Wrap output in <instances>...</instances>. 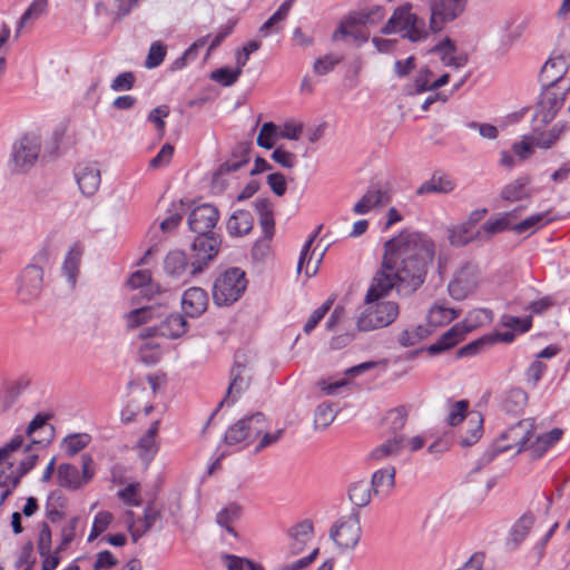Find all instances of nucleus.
<instances>
[{"mask_svg":"<svg viewBox=\"0 0 570 570\" xmlns=\"http://www.w3.org/2000/svg\"><path fill=\"white\" fill-rule=\"evenodd\" d=\"M370 485L375 494H390L395 487V468L386 466L375 471L372 475Z\"/></svg>","mask_w":570,"mask_h":570,"instance_id":"32","label":"nucleus"},{"mask_svg":"<svg viewBox=\"0 0 570 570\" xmlns=\"http://www.w3.org/2000/svg\"><path fill=\"white\" fill-rule=\"evenodd\" d=\"M242 515V508L237 503H230L217 513V523L227 530L233 537H237L233 523Z\"/></svg>","mask_w":570,"mask_h":570,"instance_id":"44","label":"nucleus"},{"mask_svg":"<svg viewBox=\"0 0 570 570\" xmlns=\"http://www.w3.org/2000/svg\"><path fill=\"white\" fill-rule=\"evenodd\" d=\"M111 521V513L106 511L97 513L92 523L91 532L88 537V541L90 542L95 540L99 534H101L108 528Z\"/></svg>","mask_w":570,"mask_h":570,"instance_id":"59","label":"nucleus"},{"mask_svg":"<svg viewBox=\"0 0 570 570\" xmlns=\"http://www.w3.org/2000/svg\"><path fill=\"white\" fill-rule=\"evenodd\" d=\"M223 560L226 566V570H264V567L261 563H256L247 558L234 554H224Z\"/></svg>","mask_w":570,"mask_h":570,"instance_id":"48","label":"nucleus"},{"mask_svg":"<svg viewBox=\"0 0 570 570\" xmlns=\"http://www.w3.org/2000/svg\"><path fill=\"white\" fill-rule=\"evenodd\" d=\"M533 431L534 422L532 419L520 420L517 424L510 426L500 434L497 443L483 453L471 473L479 472L482 468L490 464L499 453L513 448H518V453L523 451L533 436Z\"/></svg>","mask_w":570,"mask_h":570,"instance_id":"2","label":"nucleus"},{"mask_svg":"<svg viewBox=\"0 0 570 570\" xmlns=\"http://www.w3.org/2000/svg\"><path fill=\"white\" fill-rule=\"evenodd\" d=\"M469 402L465 400H460L455 402L451 409L449 416L446 419V422L451 426H456L459 423H461L468 413Z\"/></svg>","mask_w":570,"mask_h":570,"instance_id":"60","label":"nucleus"},{"mask_svg":"<svg viewBox=\"0 0 570 570\" xmlns=\"http://www.w3.org/2000/svg\"><path fill=\"white\" fill-rule=\"evenodd\" d=\"M386 14L383 6L375 4L365 9L354 10L345 16V24L357 23L360 26H376Z\"/></svg>","mask_w":570,"mask_h":570,"instance_id":"24","label":"nucleus"},{"mask_svg":"<svg viewBox=\"0 0 570 570\" xmlns=\"http://www.w3.org/2000/svg\"><path fill=\"white\" fill-rule=\"evenodd\" d=\"M163 520V514L154 503H148L144 511L142 525L144 532H148L153 527Z\"/></svg>","mask_w":570,"mask_h":570,"instance_id":"63","label":"nucleus"},{"mask_svg":"<svg viewBox=\"0 0 570 570\" xmlns=\"http://www.w3.org/2000/svg\"><path fill=\"white\" fill-rule=\"evenodd\" d=\"M548 214L549 212L531 215L528 218L520 222L519 224L514 225L512 229L517 234H522L532 228H535L537 226H542L552 220L551 218L547 217Z\"/></svg>","mask_w":570,"mask_h":570,"instance_id":"51","label":"nucleus"},{"mask_svg":"<svg viewBox=\"0 0 570 570\" xmlns=\"http://www.w3.org/2000/svg\"><path fill=\"white\" fill-rule=\"evenodd\" d=\"M332 304L333 299H327L312 313V315L308 317L307 322L304 325V332L306 334H309L317 326V324L330 311Z\"/></svg>","mask_w":570,"mask_h":570,"instance_id":"61","label":"nucleus"},{"mask_svg":"<svg viewBox=\"0 0 570 570\" xmlns=\"http://www.w3.org/2000/svg\"><path fill=\"white\" fill-rule=\"evenodd\" d=\"M563 104L561 94L554 91L553 87H544L539 97L535 110V118L542 122L551 121Z\"/></svg>","mask_w":570,"mask_h":570,"instance_id":"18","label":"nucleus"},{"mask_svg":"<svg viewBox=\"0 0 570 570\" xmlns=\"http://www.w3.org/2000/svg\"><path fill=\"white\" fill-rule=\"evenodd\" d=\"M219 219L218 209L210 204H202L195 207L188 215L189 229L197 235L215 234L213 228Z\"/></svg>","mask_w":570,"mask_h":570,"instance_id":"14","label":"nucleus"},{"mask_svg":"<svg viewBox=\"0 0 570 570\" xmlns=\"http://www.w3.org/2000/svg\"><path fill=\"white\" fill-rule=\"evenodd\" d=\"M164 269L173 278L194 277L190 274V258L183 250H171L164 259Z\"/></svg>","mask_w":570,"mask_h":570,"instance_id":"23","label":"nucleus"},{"mask_svg":"<svg viewBox=\"0 0 570 570\" xmlns=\"http://www.w3.org/2000/svg\"><path fill=\"white\" fill-rule=\"evenodd\" d=\"M317 554L318 548H315L308 556L288 564L277 566L273 570H304L316 559Z\"/></svg>","mask_w":570,"mask_h":570,"instance_id":"64","label":"nucleus"},{"mask_svg":"<svg viewBox=\"0 0 570 570\" xmlns=\"http://www.w3.org/2000/svg\"><path fill=\"white\" fill-rule=\"evenodd\" d=\"M73 175L83 196L90 197L98 191L101 183V174L98 163H79L75 167Z\"/></svg>","mask_w":570,"mask_h":570,"instance_id":"15","label":"nucleus"},{"mask_svg":"<svg viewBox=\"0 0 570 570\" xmlns=\"http://www.w3.org/2000/svg\"><path fill=\"white\" fill-rule=\"evenodd\" d=\"M279 139L298 140L304 132V125L301 121L289 119L278 126Z\"/></svg>","mask_w":570,"mask_h":570,"instance_id":"53","label":"nucleus"},{"mask_svg":"<svg viewBox=\"0 0 570 570\" xmlns=\"http://www.w3.org/2000/svg\"><path fill=\"white\" fill-rule=\"evenodd\" d=\"M534 145H512V154L501 153L500 164L511 169L517 163L529 159L534 154Z\"/></svg>","mask_w":570,"mask_h":570,"instance_id":"36","label":"nucleus"},{"mask_svg":"<svg viewBox=\"0 0 570 570\" xmlns=\"http://www.w3.org/2000/svg\"><path fill=\"white\" fill-rule=\"evenodd\" d=\"M530 178L519 177L512 183L505 185L501 190L502 199L507 202H518L523 198L529 197V194L525 191V187L529 185Z\"/></svg>","mask_w":570,"mask_h":570,"instance_id":"40","label":"nucleus"},{"mask_svg":"<svg viewBox=\"0 0 570 570\" xmlns=\"http://www.w3.org/2000/svg\"><path fill=\"white\" fill-rule=\"evenodd\" d=\"M40 157V145H13L9 169L12 173L21 174L30 170Z\"/></svg>","mask_w":570,"mask_h":570,"instance_id":"17","label":"nucleus"},{"mask_svg":"<svg viewBox=\"0 0 570 570\" xmlns=\"http://www.w3.org/2000/svg\"><path fill=\"white\" fill-rule=\"evenodd\" d=\"M429 334H430V331L422 325H419V326H415L412 328H406L400 334L399 343L405 347L414 346L415 344L421 342L423 338L428 337Z\"/></svg>","mask_w":570,"mask_h":570,"instance_id":"49","label":"nucleus"},{"mask_svg":"<svg viewBox=\"0 0 570 570\" xmlns=\"http://www.w3.org/2000/svg\"><path fill=\"white\" fill-rule=\"evenodd\" d=\"M48 6V0H33L26 9V11L22 13L18 22L17 35L20 33L22 28H24L29 23H32L33 21L38 20L41 16L47 13Z\"/></svg>","mask_w":570,"mask_h":570,"instance_id":"41","label":"nucleus"},{"mask_svg":"<svg viewBox=\"0 0 570 570\" xmlns=\"http://www.w3.org/2000/svg\"><path fill=\"white\" fill-rule=\"evenodd\" d=\"M80 264V253L78 250L71 249L63 262L62 271L65 275L67 276L68 281L71 283L76 282V277L78 274Z\"/></svg>","mask_w":570,"mask_h":570,"instance_id":"55","label":"nucleus"},{"mask_svg":"<svg viewBox=\"0 0 570 570\" xmlns=\"http://www.w3.org/2000/svg\"><path fill=\"white\" fill-rule=\"evenodd\" d=\"M92 458L89 454L81 455L82 474H79L77 466L62 463L58 466V482L60 487L77 490L87 484L94 476L91 470Z\"/></svg>","mask_w":570,"mask_h":570,"instance_id":"12","label":"nucleus"},{"mask_svg":"<svg viewBox=\"0 0 570 570\" xmlns=\"http://www.w3.org/2000/svg\"><path fill=\"white\" fill-rule=\"evenodd\" d=\"M288 535L292 539L289 551L292 554H298L304 550L307 541L313 535V523L311 520L305 519L288 530Z\"/></svg>","mask_w":570,"mask_h":570,"instance_id":"26","label":"nucleus"},{"mask_svg":"<svg viewBox=\"0 0 570 570\" xmlns=\"http://www.w3.org/2000/svg\"><path fill=\"white\" fill-rule=\"evenodd\" d=\"M390 202L389 191L381 185H372L363 197L354 205L353 212L356 215H364L372 208L384 206Z\"/></svg>","mask_w":570,"mask_h":570,"instance_id":"21","label":"nucleus"},{"mask_svg":"<svg viewBox=\"0 0 570 570\" xmlns=\"http://www.w3.org/2000/svg\"><path fill=\"white\" fill-rule=\"evenodd\" d=\"M243 70L238 66L235 69L223 67L214 70L210 73V79L224 87H229L238 80Z\"/></svg>","mask_w":570,"mask_h":570,"instance_id":"47","label":"nucleus"},{"mask_svg":"<svg viewBox=\"0 0 570 570\" xmlns=\"http://www.w3.org/2000/svg\"><path fill=\"white\" fill-rule=\"evenodd\" d=\"M372 487L366 481H357L348 488V499L354 504V509L368 505L372 499Z\"/></svg>","mask_w":570,"mask_h":570,"instance_id":"37","label":"nucleus"},{"mask_svg":"<svg viewBox=\"0 0 570 570\" xmlns=\"http://www.w3.org/2000/svg\"><path fill=\"white\" fill-rule=\"evenodd\" d=\"M431 51L438 53L442 63L448 67L459 69L468 62V55L465 52H458L454 42L449 38L440 41Z\"/></svg>","mask_w":570,"mask_h":570,"instance_id":"22","label":"nucleus"},{"mask_svg":"<svg viewBox=\"0 0 570 570\" xmlns=\"http://www.w3.org/2000/svg\"><path fill=\"white\" fill-rule=\"evenodd\" d=\"M188 322L183 314L173 313L160 322V336L167 338H179L188 331Z\"/></svg>","mask_w":570,"mask_h":570,"instance_id":"28","label":"nucleus"},{"mask_svg":"<svg viewBox=\"0 0 570 570\" xmlns=\"http://www.w3.org/2000/svg\"><path fill=\"white\" fill-rule=\"evenodd\" d=\"M454 189V184L445 175L434 174L429 180L424 181L416 190L417 195L431 193L448 194Z\"/></svg>","mask_w":570,"mask_h":570,"instance_id":"34","label":"nucleus"},{"mask_svg":"<svg viewBox=\"0 0 570 570\" xmlns=\"http://www.w3.org/2000/svg\"><path fill=\"white\" fill-rule=\"evenodd\" d=\"M268 429V421L264 413L256 412L238 420L225 433V442L229 445L245 442L253 443Z\"/></svg>","mask_w":570,"mask_h":570,"instance_id":"8","label":"nucleus"},{"mask_svg":"<svg viewBox=\"0 0 570 570\" xmlns=\"http://www.w3.org/2000/svg\"><path fill=\"white\" fill-rule=\"evenodd\" d=\"M357 23L345 24V17L341 20L337 29L333 33V40H338L344 37H351L357 45H363L368 40V33L364 32L355 27Z\"/></svg>","mask_w":570,"mask_h":570,"instance_id":"46","label":"nucleus"},{"mask_svg":"<svg viewBox=\"0 0 570 570\" xmlns=\"http://www.w3.org/2000/svg\"><path fill=\"white\" fill-rule=\"evenodd\" d=\"M208 306V295L200 287H190L184 292L181 307L185 316L197 318L203 315Z\"/></svg>","mask_w":570,"mask_h":570,"instance_id":"19","label":"nucleus"},{"mask_svg":"<svg viewBox=\"0 0 570 570\" xmlns=\"http://www.w3.org/2000/svg\"><path fill=\"white\" fill-rule=\"evenodd\" d=\"M222 238L217 234L197 235L190 245V274H202L218 255Z\"/></svg>","mask_w":570,"mask_h":570,"instance_id":"9","label":"nucleus"},{"mask_svg":"<svg viewBox=\"0 0 570 570\" xmlns=\"http://www.w3.org/2000/svg\"><path fill=\"white\" fill-rule=\"evenodd\" d=\"M169 107L167 105H161L154 108L147 117V120L153 124L155 129L158 131L159 139L163 138L166 128V118L169 116Z\"/></svg>","mask_w":570,"mask_h":570,"instance_id":"50","label":"nucleus"},{"mask_svg":"<svg viewBox=\"0 0 570 570\" xmlns=\"http://www.w3.org/2000/svg\"><path fill=\"white\" fill-rule=\"evenodd\" d=\"M90 440L91 438L89 434L79 433L65 438L63 444L66 446L67 453L69 455H75L85 449L89 444Z\"/></svg>","mask_w":570,"mask_h":570,"instance_id":"54","label":"nucleus"},{"mask_svg":"<svg viewBox=\"0 0 570 570\" xmlns=\"http://www.w3.org/2000/svg\"><path fill=\"white\" fill-rule=\"evenodd\" d=\"M568 60L563 56L548 59L540 71V81L543 87H554L568 71Z\"/></svg>","mask_w":570,"mask_h":570,"instance_id":"20","label":"nucleus"},{"mask_svg":"<svg viewBox=\"0 0 570 570\" xmlns=\"http://www.w3.org/2000/svg\"><path fill=\"white\" fill-rule=\"evenodd\" d=\"M407 415L409 413L405 406H397L385 414L383 424L387 426L393 435L401 434L400 432L406 423Z\"/></svg>","mask_w":570,"mask_h":570,"instance_id":"45","label":"nucleus"},{"mask_svg":"<svg viewBox=\"0 0 570 570\" xmlns=\"http://www.w3.org/2000/svg\"><path fill=\"white\" fill-rule=\"evenodd\" d=\"M534 524V515L532 513L522 514L510 530V537L507 546L509 549H517L528 537Z\"/></svg>","mask_w":570,"mask_h":570,"instance_id":"29","label":"nucleus"},{"mask_svg":"<svg viewBox=\"0 0 570 570\" xmlns=\"http://www.w3.org/2000/svg\"><path fill=\"white\" fill-rule=\"evenodd\" d=\"M252 153L248 145H233L220 159L218 168L214 171L210 189L214 194H222L228 186V175L236 174L249 166Z\"/></svg>","mask_w":570,"mask_h":570,"instance_id":"5","label":"nucleus"},{"mask_svg":"<svg viewBox=\"0 0 570 570\" xmlns=\"http://www.w3.org/2000/svg\"><path fill=\"white\" fill-rule=\"evenodd\" d=\"M514 217V212L507 213L501 217L495 219H490L484 223L480 230L475 234V237L483 238V235L487 239L491 238L493 235L501 233L509 228L510 218Z\"/></svg>","mask_w":570,"mask_h":570,"instance_id":"43","label":"nucleus"},{"mask_svg":"<svg viewBox=\"0 0 570 570\" xmlns=\"http://www.w3.org/2000/svg\"><path fill=\"white\" fill-rule=\"evenodd\" d=\"M49 258V250L40 249L17 276L16 295L20 303L31 304L40 297L43 287V266L48 264Z\"/></svg>","mask_w":570,"mask_h":570,"instance_id":"3","label":"nucleus"},{"mask_svg":"<svg viewBox=\"0 0 570 570\" xmlns=\"http://www.w3.org/2000/svg\"><path fill=\"white\" fill-rule=\"evenodd\" d=\"M362 535L360 512L353 509L347 515L341 517L330 530V538L341 551L353 550Z\"/></svg>","mask_w":570,"mask_h":570,"instance_id":"10","label":"nucleus"},{"mask_svg":"<svg viewBox=\"0 0 570 570\" xmlns=\"http://www.w3.org/2000/svg\"><path fill=\"white\" fill-rule=\"evenodd\" d=\"M563 431L554 428L546 434L537 438V440L530 445L531 454L533 459L541 458L549 448L556 444L562 436Z\"/></svg>","mask_w":570,"mask_h":570,"instance_id":"35","label":"nucleus"},{"mask_svg":"<svg viewBox=\"0 0 570 570\" xmlns=\"http://www.w3.org/2000/svg\"><path fill=\"white\" fill-rule=\"evenodd\" d=\"M335 419V413L330 403H322L316 407L314 426L315 429H326Z\"/></svg>","mask_w":570,"mask_h":570,"instance_id":"52","label":"nucleus"},{"mask_svg":"<svg viewBox=\"0 0 570 570\" xmlns=\"http://www.w3.org/2000/svg\"><path fill=\"white\" fill-rule=\"evenodd\" d=\"M528 403V394L520 387H511L501 396V409L510 414H520Z\"/></svg>","mask_w":570,"mask_h":570,"instance_id":"31","label":"nucleus"},{"mask_svg":"<svg viewBox=\"0 0 570 570\" xmlns=\"http://www.w3.org/2000/svg\"><path fill=\"white\" fill-rule=\"evenodd\" d=\"M321 228H322V226H318L317 230L313 235H311L309 238L306 240L305 245L303 246V249L301 252L299 259L297 263V272L301 273L305 266L304 272L307 277H311L316 274V272L318 269V265H320L323 254H324V253H322L320 255L318 259L316 261L315 265L313 267H311V257H308L309 249H311L315 238L317 237Z\"/></svg>","mask_w":570,"mask_h":570,"instance_id":"39","label":"nucleus"},{"mask_svg":"<svg viewBox=\"0 0 570 570\" xmlns=\"http://www.w3.org/2000/svg\"><path fill=\"white\" fill-rule=\"evenodd\" d=\"M383 35L401 33L402 38L411 42H419L428 38L425 22L412 12V4L404 3L394 9L387 22L381 29Z\"/></svg>","mask_w":570,"mask_h":570,"instance_id":"4","label":"nucleus"},{"mask_svg":"<svg viewBox=\"0 0 570 570\" xmlns=\"http://www.w3.org/2000/svg\"><path fill=\"white\" fill-rule=\"evenodd\" d=\"M151 282V275L148 271H137L130 275L127 284L131 288H141V293L147 294Z\"/></svg>","mask_w":570,"mask_h":570,"instance_id":"62","label":"nucleus"},{"mask_svg":"<svg viewBox=\"0 0 570 570\" xmlns=\"http://www.w3.org/2000/svg\"><path fill=\"white\" fill-rule=\"evenodd\" d=\"M478 277L479 272L475 265L470 263L463 265L449 283V294L456 301L466 298L478 287Z\"/></svg>","mask_w":570,"mask_h":570,"instance_id":"13","label":"nucleus"},{"mask_svg":"<svg viewBox=\"0 0 570 570\" xmlns=\"http://www.w3.org/2000/svg\"><path fill=\"white\" fill-rule=\"evenodd\" d=\"M159 429V421H154L147 432L139 439L138 446L145 460H151L157 452L156 435Z\"/></svg>","mask_w":570,"mask_h":570,"instance_id":"42","label":"nucleus"},{"mask_svg":"<svg viewBox=\"0 0 570 570\" xmlns=\"http://www.w3.org/2000/svg\"><path fill=\"white\" fill-rule=\"evenodd\" d=\"M435 256V244L420 232L403 230L384 243L380 269L366 293V302L395 289L400 296H411L425 282Z\"/></svg>","mask_w":570,"mask_h":570,"instance_id":"1","label":"nucleus"},{"mask_svg":"<svg viewBox=\"0 0 570 570\" xmlns=\"http://www.w3.org/2000/svg\"><path fill=\"white\" fill-rule=\"evenodd\" d=\"M253 228V216L247 210H236L227 220V230L232 236H243Z\"/></svg>","mask_w":570,"mask_h":570,"instance_id":"33","label":"nucleus"},{"mask_svg":"<svg viewBox=\"0 0 570 570\" xmlns=\"http://www.w3.org/2000/svg\"><path fill=\"white\" fill-rule=\"evenodd\" d=\"M501 324L507 327L514 331H518L520 333L528 332L531 328L532 325V318L531 316L525 317H518L504 314L501 317Z\"/></svg>","mask_w":570,"mask_h":570,"instance_id":"56","label":"nucleus"},{"mask_svg":"<svg viewBox=\"0 0 570 570\" xmlns=\"http://www.w3.org/2000/svg\"><path fill=\"white\" fill-rule=\"evenodd\" d=\"M459 316V311L451 308L443 303L434 304L428 314L429 324L442 326L449 324Z\"/></svg>","mask_w":570,"mask_h":570,"instance_id":"38","label":"nucleus"},{"mask_svg":"<svg viewBox=\"0 0 570 570\" xmlns=\"http://www.w3.org/2000/svg\"><path fill=\"white\" fill-rule=\"evenodd\" d=\"M483 434V417L479 412H472L468 415L466 428L460 435L459 444L469 448L475 444Z\"/></svg>","mask_w":570,"mask_h":570,"instance_id":"30","label":"nucleus"},{"mask_svg":"<svg viewBox=\"0 0 570 570\" xmlns=\"http://www.w3.org/2000/svg\"><path fill=\"white\" fill-rule=\"evenodd\" d=\"M380 296L377 299L366 302L368 306L360 315L357 320V328L362 332H368L376 328H382L392 324L399 316V305L395 302L386 301L381 302Z\"/></svg>","mask_w":570,"mask_h":570,"instance_id":"7","label":"nucleus"},{"mask_svg":"<svg viewBox=\"0 0 570 570\" xmlns=\"http://www.w3.org/2000/svg\"><path fill=\"white\" fill-rule=\"evenodd\" d=\"M405 436L395 434L382 444L375 446L368 454L372 461H383L387 458L397 456L404 448Z\"/></svg>","mask_w":570,"mask_h":570,"instance_id":"27","label":"nucleus"},{"mask_svg":"<svg viewBox=\"0 0 570 570\" xmlns=\"http://www.w3.org/2000/svg\"><path fill=\"white\" fill-rule=\"evenodd\" d=\"M465 7L466 0H430V29L441 31L446 23L458 19Z\"/></svg>","mask_w":570,"mask_h":570,"instance_id":"11","label":"nucleus"},{"mask_svg":"<svg viewBox=\"0 0 570 570\" xmlns=\"http://www.w3.org/2000/svg\"><path fill=\"white\" fill-rule=\"evenodd\" d=\"M470 331V328L455 324L450 330H448L441 337L428 347V352L431 355L440 354L446 350H450L459 342H461L464 335Z\"/></svg>","mask_w":570,"mask_h":570,"instance_id":"25","label":"nucleus"},{"mask_svg":"<svg viewBox=\"0 0 570 570\" xmlns=\"http://www.w3.org/2000/svg\"><path fill=\"white\" fill-rule=\"evenodd\" d=\"M242 356L243 355H240L239 353L235 355V361L230 368L232 380L228 385L225 397L219 402V406H223L225 404H234L239 397V395L249 387L250 379L243 376V372L246 367V362L245 360L240 361Z\"/></svg>","mask_w":570,"mask_h":570,"instance_id":"16","label":"nucleus"},{"mask_svg":"<svg viewBox=\"0 0 570 570\" xmlns=\"http://www.w3.org/2000/svg\"><path fill=\"white\" fill-rule=\"evenodd\" d=\"M245 272L238 267H230L222 273L213 286V299L218 306H228L235 303L246 289Z\"/></svg>","mask_w":570,"mask_h":570,"instance_id":"6","label":"nucleus"},{"mask_svg":"<svg viewBox=\"0 0 570 570\" xmlns=\"http://www.w3.org/2000/svg\"><path fill=\"white\" fill-rule=\"evenodd\" d=\"M155 308L153 306H142L136 308L128 314V323L130 326H139L155 317Z\"/></svg>","mask_w":570,"mask_h":570,"instance_id":"58","label":"nucleus"},{"mask_svg":"<svg viewBox=\"0 0 570 570\" xmlns=\"http://www.w3.org/2000/svg\"><path fill=\"white\" fill-rule=\"evenodd\" d=\"M165 57H166V47L163 43L156 41V42L151 43V46L149 48L145 65L147 68H150V69L156 68L163 63Z\"/></svg>","mask_w":570,"mask_h":570,"instance_id":"57","label":"nucleus"}]
</instances>
